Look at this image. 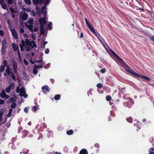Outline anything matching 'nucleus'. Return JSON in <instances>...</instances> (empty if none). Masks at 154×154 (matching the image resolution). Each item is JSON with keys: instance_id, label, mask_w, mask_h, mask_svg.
I'll list each match as a JSON object with an SVG mask.
<instances>
[{"instance_id": "47", "label": "nucleus", "mask_w": 154, "mask_h": 154, "mask_svg": "<svg viewBox=\"0 0 154 154\" xmlns=\"http://www.w3.org/2000/svg\"><path fill=\"white\" fill-rule=\"evenodd\" d=\"M31 36L33 40H35L36 39L35 35V34H32Z\"/></svg>"}, {"instance_id": "9", "label": "nucleus", "mask_w": 154, "mask_h": 154, "mask_svg": "<svg viewBox=\"0 0 154 154\" xmlns=\"http://www.w3.org/2000/svg\"><path fill=\"white\" fill-rule=\"evenodd\" d=\"M26 91L23 87H22L20 89V93L19 95L20 96H22L25 93Z\"/></svg>"}, {"instance_id": "55", "label": "nucleus", "mask_w": 154, "mask_h": 154, "mask_svg": "<svg viewBox=\"0 0 154 154\" xmlns=\"http://www.w3.org/2000/svg\"><path fill=\"white\" fill-rule=\"evenodd\" d=\"M45 53L46 54H48L49 53V49L48 48H47L45 49Z\"/></svg>"}, {"instance_id": "5", "label": "nucleus", "mask_w": 154, "mask_h": 154, "mask_svg": "<svg viewBox=\"0 0 154 154\" xmlns=\"http://www.w3.org/2000/svg\"><path fill=\"white\" fill-rule=\"evenodd\" d=\"M42 89L44 93H45L46 91L48 92L50 90V88H49L48 86L47 85L43 86L42 88Z\"/></svg>"}, {"instance_id": "34", "label": "nucleus", "mask_w": 154, "mask_h": 154, "mask_svg": "<svg viewBox=\"0 0 154 154\" xmlns=\"http://www.w3.org/2000/svg\"><path fill=\"white\" fill-rule=\"evenodd\" d=\"M17 106V105L16 103H13L11 105V109H12L14 108Z\"/></svg>"}, {"instance_id": "13", "label": "nucleus", "mask_w": 154, "mask_h": 154, "mask_svg": "<svg viewBox=\"0 0 154 154\" xmlns=\"http://www.w3.org/2000/svg\"><path fill=\"white\" fill-rule=\"evenodd\" d=\"M6 94L5 90H3L0 94V95L2 98H3L5 97Z\"/></svg>"}, {"instance_id": "64", "label": "nucleus", "mask_w": 154, "mask_h": 154, "mask_svg": "<svg viewBox=\"0 0 154 154\" xmlns=\"http://www.w3.org/2000/svg\"><path fill=\"white\" fill-rule=\"evenodd\" d=\"M20 32L22 33H23L24 32V29L21 28H20Z\"/></svg>"}, {"instance_id": "52", "label": "nucleus", "mask_w": 154, "mask_h": 154, "mask_svg": "<svg viewBox=\"0 0 154 154\" xmlns=\"http://www.w3.org/2000/svg\"><path fill=\"white\" fill-rule=\"evenodd\" d=\"M10 101L11 103H15V100L13 98H11L10 99Z\"/></svg>"}, {"instance_id": "35", "label": "nucleus", "mask_w": 154, "mask_h": 154, "mask_svg": "<svg viewBox=\"0 0 154 154\" xmlns=\"http://www.w3.org/2000/svg\"><path fill=\"white\" fill-rule=\"evenodd\" d=\"M37 68L34 66V68L33 69V72L34 74H36L37 73L38 71L37 69Z\"/></svg>"}, {"instance_id": "38", "label": "nucleus", "mask_w": 154, "mask_h": 154, "mask_svg": "<svg viewBox=\"0 0 154 154\" xmlns=\"http://www.w3.org/2000/svg\"><path fill=\"white\" fill-rule=\"evenodd\" d=\"M97 87L98 88H100L102 87L103 84L100 83H98L97 85Z\"/></svg>"}, {"instance_id": "30", "label": "nucleus", "mask_w": 154, "mask_h": 154, "mask_svg": "<svg viewBox=\"0 0 154 154\" xmlns=\"http://www.w3.org/2000/svg\"><path fill=\"white\" fill-rule=\"evenodd\" d=\"M23 151L24 154H27L29 152V150L27 149H24L23 150Z\"/></svg>"}, {"instance_id": "53", "label": "nucleus", "mask_w": 154, "mask_h": 154, "mask_svg": "<svg viewBox=\"0 0 154 154\" xmlns=\"http://www.w3.org/2000/svg\"><path fill=\"white\" fill-rule=\"evenodd\" d=\"M94 146L97 148H99L100 147V145L98 143H95L94 145Z\"/></svg>"}, {"instance_id": "8", "label": "nucleus", "mask_w": 154, "mask_h": 154, "mask_svg": "<svg viewBox=\"0 0 154 154\" xmlns=\"http://www.w3.org/2000/svg\"><path fill=\"white\" fill-rule=\"evenodd\" d=\"M28 17V15L26 13H25L21 15V18L23 20H26Z\"/></svg>"}, {"instance_id": "50", "label": "nucleus", "mask_w": 154, "mask_h": 154, "mask_svg": "<svg viewBox=\"0 0 154 154\" xmlns=\"http://www.w3.org/2000/svg\"><path fill=\"white\" fill-rule=\"evenodd\" d=\"M43 136L42 134H39V137H38V139L40 140L42 139L43 137Z\"/></svg>"}, {"instance_id": "45", "label": "nucleus", "mask_w": 154, "mask_h": 154, "mask_svg": "<svg viewBox=\"0 0 154 154\" xmlns=\"http://www.w3.org/2000/svg\"><path fill=\"white\" fill-rule=\"evenodd\" d=\"M34 23L33 20L32 18H31L28 21V23L30 24H32Z\"/></svg>"}, {"instance_id": "16", "label": "nucleus", "mask_w": 154, "mask_h": 154, "mask_svg": "<svg viewBox=\"0 0 154 154\" xmlns=\"http://www.w3.org/2000/svg\"><path fill=\"white\" fill-rule=\"evenodd\" d=\"M28 134V131L26 130H23L22 132V137H25Z\"/></svg>"}, {"instance_id": "22", "label": "nucleus", "mask_w": 154, "mask_h": 154, "mask_svg": "<svg viewBox=\"0 0 154 154\" xmlns=\"http://www.w3.org/2000/svg\"><path fill=\"white\" fill-rule=\"evenodd\" d=\"M154 151V148L151 147L149 149V154H154V152L153 151Z\"/></svg>"}, {"instance_id": "41", "label": "nucleus", "mask_w": 154, "mask_h": 154, "mask_svg": "<svg viewBox=\"0 0 154 154\" xmlns=\"http://www.w3.org/2000/svg\"><path fill=\"white\" fill-rule=\"evenodd\" d=\"M11 76L13 80H14L15 81H16L15 77V76L13 72H11Z\"/></svg>"}, {"instance_id": "56", "label": "nucleus", "mask_w": 154, "mask_h": 154, "mask_svg": "<svg viewBox=\"0 0 154 154\" xmlns=\"http://www.w3.org/2000/svg\"><path fill=\"white\" fill-rule=\"evenodd\" d=\"M0 35L2 36L4 35V32L2 30H0Z\"/></svg>"}, {"instance_id": "20", "label": "nucleus", "mask_w": 154, "mask_h": 154, "mask_svg": "<svg viewBox=\"0 0 154 154\" xmlns=\"http://www.w3.org/2000/svg\"><path fill=\"white\" fill-rule=\"evenodd\" d=\"M40 20H41V23H42V24H44V25L46 23V21L45 20V18H41L39 20V23H40Z\"/></svg>"}, {"instance_id": "18", "label": "nucleus", "mask_w": 154, "mask_h": 154, "mask_svg": "<svg viewBox=\"0 0 154 154\" xmlns=\"http://www.w3.org/2000/svg\"><path fill=\"white\" fill-rule=\"evenodd\" d=\"M36 13L38 15L40 16L42 12L40 8H39L37 7L36 8Z\"/></svg>"}, {"instance_id": "24", "label": "nucleus", "mask_w": 154, "mask_h": 154, "mask_svg": "<svg viewBox=\"0 0 154 154\" xmlns=\"http://www.w3.org/2000/svg\"><path fill=\"white\" fill-rule=\"evenodd\" d=\"M47 126L45 123H41L40 125V128H42L44 129L47 128Z\"/></svg>"}, {"instance_id": "7", "label": "nucleus", "mask_w": 154, "mask_h": 154, "mask_svg": "<svg viewBox=\"0 0 154 154\" xmlns=\"http://www.w3.org/2000/svg\"><path fill=\"white\" fill-rule=\"evenodd\" d=\"M2 47L3 48H7V43L6 40L4 39L2 42Z\"/></svg>"}, {"instance_id": "19", "label": "nucleus", "mask_w": 154, "mask_h": 154, "mask_svg": "<svg viewBox=\"0 0 154 154\" xmlns=\"http://www.w3.org/2000/svg\"><path fill=\"white\" fill-rule=\"evenodd\" d=\"M85 22L90 30H92V28L93 26L91 25L88 21Z\"/></svg>"}, {"instance_id": "59", "label": "nucleus", "mask_w": 154, "mask_h": 154, "mask_svg": "<svg viewBox=\"0 0 154 154\" xmlns=\"http://www.w3.org/2000/svg\"><path fill=\"white\" fill-rule=\"evenodd\" d=\"M4 102L5 101L4 100L0 99V104L2 105L4 103Z\"/></svg>"}, {"instance_id": "48", "label": "nucleus", "mask_w": 154, "mask_h": 154, "mask_svg": "<svg viewBox=\"0 0 154 154\" xmlns=\"http://www.w3.org/2000/svg\"><path fill=\"white\" fill-rule=\"evenodd\" d=\"M23 62L27 66L28 64V62L26 60V59L25 58L24 59Z\"/></svg>"}, {"instance_id": "46", "label": "nucleus", "mask_w": 154, "mask_h": 154, "mask_svg": "<svg viewBox=\"0 0 154 154\" xmlns=\"http://www.w3.org/2000/svg\"><path fill=\"white\" fill-rule=\"evenodd\" d=\"M52 24V23L51 22H50L49 23L48 26L49 28V29H52V27L51 26V25Z\"/></svg>"}, {"instance_id": "11", "label": "nucleus", "mask_w": 154, "mask_h": 154, "mask_svg": "<svg viewBox=\"0 0 154 154\" xmlns=\"http://www.w3.org/2000/svg\"><path fill=\"white\" fill-rule=\"evenodd\" d=\"M110 52L116 58L120 60H122V59L112 49L110 50Z\"/></svg>"}, {"instance_id": "1", "label": "nucleus", "mask_w": 154, "mask_h": 154, "mask_svg": "<svg viewBox=\"0 0 154 154\" xmlns=\"http://www.w3.org/2000/svg\"><path fill=\"white\" fill-rule=\"evenodd\" d=\"M124 68L128 72L131 74L133 76H135L139 77H141V75L135 72L134 70L131 69L126 63H124L123 66Z\"/></svg>"}, {"instance_id": "12", "label": "nucleus", "mask_w": 154, "mask_h": 154, "mask_svg": "<svg viewBox=\"0 0 154 154\" xmlns=\"http://www.w3.org/2000/svg\"><path fill=\"white\" fill-rule=\"evenodd\" d=\"M17 66L18 64H17V63L15 62V61L14 60L12 63V66L13 69H17Z\"/></svg>"}, {"instance_id": "63", "label": "nucleus", "mask_w": 154, "mask_h": 154, "mask_svg": "<svg viewBox=\"0 0 154 154\" xmlns=\"http://www.w3.org/2000/svg\"><path fill=\"white\" fill-rule=\"evenodd\" d=\"M91 91H92V90L91 89H90L88 91L87 93H88V95H89V94L91 95L92 94Z\"/></svg>"}, {"instance_id": "27", "label": "nucleus", "mask_w": 154, "mask_h": 154, "mask_svg": "<svg viewBox=\"0 0 154 154\" xmlns=\"http://www.w3.org/2000/svg\"><path fill=\"white\" fill-rule=\"evenodd\" d=\"M61 97V95L60 94H57L54 96V99L56 100H58L60 99Z\"/></svg>"}, {"instance_id": "54", "label": "nucleus", "mask_w": 154, "mask_h": 154, "mask_svg": "<svg viewBox=\"0 0 154 154\" xmlns=\"http://www.w3.org/2000/svg\"><path fill=\"white\" fill-rule=\"evenodd\" d=\"M100 72H101L103 73H104L106 72V69H101L100 70Z\"/></svg>"}, {"instance_id": "31", "label": "nucleus", "mask_w": 154, "mask_h": 154, "mask_svg": "<svg viewBox=\"0 0 154 154\" xmlns=\"http://www.w3.org/2000/svg\"><path fill=\"white\" fill-rule=\"evenodd\" d=\"M10 10L11 12V13H17V11H16L15 10L12 8H10Z\"/></svg>"}, {"instance_id": "4", "label": "nucleus", "mask_w": 154, "mask_h": 154, "mask_svg": "<svg viewBox=\"0 0 154 154\" xmlns=\"http://www.w3.org/2000/svg\"><path fill=\"white\" fill-rule=\"evenodd\" d=\"M11 30L12 35L14 38L15 39H17L18 38V36L16 30L14 29H11Z\"/></svg>"}, {"instance_id": "57", "label": "nucleus", "mask_w": 154, "mask_h": 154, "mask_svg": "<svg viewBox=\"0 0 154 154\" xmlns=\"http://www.w3.org/2000/svg\"><path fill=\"white\" fill-rule=\"evenodd\" d=\"M46 8V6H44L43 7H42V13L45 10Z\"/></svg>"}, {"instance_id": "43", "label": "nucleus", "mask_w": 154, "mask_h": 154, "mask_svg": "<svg viewBox=\"0 0 154 154\" xmlns=\"http://www.w3.org/2000/svg\"><path fill=\"white\" fill-rule=\"evenodd\" d=\"M25 2L28 5H30L31 4V2L30 0H24Z\"/></svg>"}, {"instance_id": "32", "label": "nucleus", "mask_w": 154, "mask_h": 154, "mask_svg": "<svg viewBox=\"0 0 154 154\" xmlns=\"http://www.w3.org/2000/svg\"><path fill=\"white\" fill-rule=\"evenodd\" d=\"M32 2L35 5H37L38 4H40L39 0H32Z\"/></svg>"}, {"instance_id": "29", "label": "nucleus", "mask_w": 154, "mask_h": 154, "mask_svg": "<svg viewBox=\"0 0 154 154\" xmlns=\"http://www.w3.org/2000/svg\"><path fill=\"white\" fill-rule=\"evenodd\" d=\"M12 111V109H10L8 114L7 115L8 117H10L11 116V113Z\"/></svg>"}, {"instance_id": "21", "label": "nucleus", "mask_w": 154, "mask_h": 154, "mask_svg": "<svg viewBox=\"0 0 154 154\" xmlns=\"http://www.w3.org/2000/svg\"><path fill=\"white\" fill-rule=\"evenodd\" d=\"M25 26L27 27L28 29L31 32H33V30L32 29L33 26L32 25H29L27 26V25L25 24Z\"/></svg>"}, {"instance_id": "14", "label": "nucleus", "mask_w": 154, "mask_h": 154, "mask_svg": "<svg viewBox=\"0 0 154 154\" xmlns=\"http://www.w3.org/2000/svg\"><path fill=\"white\" fill-rule=\"evenodd\" d=\"M12 45L13 50L14 51H17L19 49L18 47L15 44L13 43L12 44Z\"/></svg>"}, {"instance_id": "6", "label": "nucleus", "mask_w": 154, "mask_h": 154, "mask_svg": "<svg viewBox=\"0 0 154 154\" xmlns=\"http://www.w3.org/2000/svg\"><path fill=\"white\" fill-rule=\"evenodd\" d=\"M40 33L41 34H44L45 32H44V23L42 24V23H41V20L40 21Z\"/></svg>"}, {"instance_id": "17", "label": "nucleus", "mask_w": 154, "mask_h": 154, "mask_svg": "<svg viewBox=\"0 0 154 154\" xmlns=\"http://www.w3.org/2000/svg\"><path fill=\"white\" fill-rule=\"evenodd\" d=\"M6 71L8 75L11 74V72H13L11 71V72L10 69L9 65H8L6 69Z\"/></svg>"}, {"instance_id": "28", "label": "nucleus", "mask_w": 154, "mask_h": 154, "mask_svg": "<svg viewBox=\"0 0 154 154\" xmlns=\"http://www.w3.org/2000/svg\"><path fill=\"white\" fill-rule=\"evenodd\" d=\"M2 8L4 9H6L7 8V6L5 3L4 2L2 4Z\"/></svg>"}, {"instance_id": "15", "label": "nucleus", "mask_w": 154, "mask_h": 154, "mask_svg": "<svg viewBox=\"0 0 154 154\" xmlns=\"http://www.w3.org/2000/svg\"><path fill=\"white\" fill-rule=\"evenodd\" d=\"M94 34V35H95L98 38V36H100V35L97 32H96L94 29L93 27L92 28V30H90Z\"/></svg>"}, {"instance_id": "10", "label": "nucleus", "mask_w": 154, "mask_h": 154, "mask_svg": "<svg viewBox=\"0 0 154 154\" xmlns=\"http://www.w3.org/2000/svg\"><path fill=\"white\" fill-rule=\"evenodd\" d=\"M79 154H88V152L86 149H83L80 150Z\"/></svg>"}, {"instance_id": "40", "label": "nucleus", "mask_w": 154, "mask_h": 154, "mask_svg": "<svg viewBox=\"0 0 154 154\" xmlns=\"http://www.w3.org/2000/svg\"><path fill=\"white\" fill-rule=\"evenodd\" d=\"M21 44H20V45L21 46L23 47H25V42L24 40H21Z\"/></svg>"}, {"instance_id": "36", "label": "nucleus", "mask_w": 154, "mask_h": 154, "mask_svg": "<svg viewBox=\"0 0 154 154\" xmlns=\"http://www.w3.org/2000/svg\"><path fill=\"white\" fill-rule=\"evenodd\" d=\"M106 100L107 101H110L112 99L110 95H108L106 97Z\"/></svg>"}, {"instance_id": "25", "label": "nucleus", "mask_w": 154, "mask_h": 154, "mask_svg": "<svg viewBox=\"0 0 154 154\" xmlns=\"http://www.w3.org/2000/svg\"><path fill=\"white\" fill-rule=\"evenodd\" d=\"M73 131L72 130H70L69 131H67L66 132V134L69 135H70L72 134H73Z\"/></svg>"}, {"instance_id": "26", "label": "nucleus", "mask_w": 154, "mask_h": 154, "mask_svg": "<svg viewBox=\"0 0 154 154\" xmlns=\"http://www.w3.org/2000/svg\"><path fill=\"white\" fill-rule=\"evenodd\" d=\"M126 120L127 122L130 123H132L133 121V119L131 117H130L128 118H127L126 119Z\"/></svg>"}, {"instance_id": "49", "label": "nucleus", "mask_w": 154, "mask_h": 154, "mask_svg": "<svg viewBox=\"0 0 154 154\" xmlns=\"http://www.w3.org/2000/svg\"><path fill=\"white\" fill-rule=\"evenodd\" d=\"M16 92L17 93H19L20 92V89L19 87H17L16 89Z\"/></svg>"}, {"instance_id": "37", "label": "nucleus", "mask_w": 154, "mask_h": 154, "mask_svg": "<svg viewBox=\"0 0 154 154\" xmlns=\"http://www.w3.org/2000/svg\"><path fill=\"white\" fill-rule=\"evenodd\" d=\"M142 77L144 79L147 81H149L150 80V79L146 76H142Z\"/></svg>"}, {"instance_id": "58", "label": "nucleus", "mask_w": 154, "mask_h": 154, "mask_svg": "<svg viewBox=\"0 0 154 154\" xmlns=\"http://www.w3.org/2000/svg\"><path fill=\"white\" fill-rule=\"evenodd\" d=\"M150 39L152 41L154 42V36L152 35L150 38Z\"/></svg>"}, {"instance_id": "3", "label": "nucleus", "mask_w": 154, "mask_h": 154, "mask_svg": "<svg viewBox=\"0 0 154 154\" xmlns=\"http://www.w3.org/2000/svg\"><path fill=\"white\" fill-rule=\"evenodd\" d=\"M25 41L26 45L29 46H31L32 48H33L34 47L36 48L37 45L34 41L32 40L30 41L29 39H26Z\"/></svg>"}, {"instance_id": "39", "label": "nucleus", "mask_w": 154, "mask_h": 154, "mask_svg": "<svg viewBox=\"0 0 154 154\" xmlns=\"http://www.w3.org/2000/svg\"><path fill=\"white\" fill-rule=\"evenodd\" d=\"M7 93H9L10 92L11 89L8 87H7L5 89Z\"/></svg>"}, {"instance_id": "51", "label": "nucleus", "mask_w": 154, "mask_h": 154, "mask_svg": "<svg viewBox=\"0 0 154 154\" xmlns=\"http://www.w3.org/2000/svg\"><path fill=\"white\" fill-rule=\"evenodd\" d=\"M34 66H35V67H36L37 68H42L43 66V65H40L38 66V65H35Z\"/></svg>"}, {"instance_id": "33", "label": "nucleus", "mask_w": 154, "mask_h": 154, "mask_svg": "<svg viewBox=\"0 0 154 154\" xmlns=\"http://www.w3.org/2000/svg\"><path fill=\"white\" fill-rule=\"evenodd\" d=\"M8 87L11 89L12 88H14V83L13 82H11Z\"/></svg>"}, {"instance_id": "60", "label": "nucleus", "mask_w": 154, "mask_h": 154, "mask_svg": "<svg viewBox=\"0 0 154 154\" xmlns=\"http://www.w3.org/2000/svg\"><path fill=\"white\" fill-rule=\"evenodd\" d=\"M20 51H24V48L23 47H23L22 46H21L20 45Z\"/></svg>"}, {"instance_id": "62", "label": "nucleus", "mask_w": 154, "mask_h": 154, "mask_svg": "<svg viewBox=\"0 0 154 154\" xmlns=\"http://www.w3.org/2000/svg\"><path fill=\"white\" fill-rule=\"evenodd\" d=\"M50 0H46V1L45 2V5H48L50 1Z\"/></svg>"}, {"instance_id": "44", "label": "nucleus", "mask_w": 154, "mask_h": 154, "mask_svg": "<svg viewBox=\"0 0 154 154\" xmlns=\"http://www.w3.org/2000/svg\"><path fill=\"white\" fill-rule=\"evenodd\" d=\"M3 64L4 66H7V67L8 65V63L6 60H5L3 61Z\"/></svg>"}, {"instance_id": "2", "label": "nucleus", "mask_w": 154, "mask_h": 154, "mask_svg": "<svg viewBox=\"0 0 154 154\" xmlns=\"http://www.w3.org/2000/svg\"><path fill=\"white\" fill-rule=\"evenodd\" d=\"M127 102H124L123 104L125 106L131 108L134 102L133 99L131 98H129Z\"/></svg>"}, {"instance_id": "61", "label": "nucleus", "mask_w": 154, "mask_h": 154, "mask_svg": "<svg viewBox=\"0 0 154 154\" xmlns=\"http://www.w3.org/2000/svg\"><path fill=\"white\" fill-rule=\"evenodd\" d=\"M9 4H11L13 2L12 0H7Z\"/></svg>"}, {"instance_id": "42", "label": "nucleus", "mask_w": 154, "mask_h": 154, "mask_svg": "<svg viewBox=\"0 0 154 154\" xmlns=\"http://www.w3.org/2000/svg\"><path fill=\"white\" fill-rule=\"evenodd\" d=\"M5 69L4 66L3 65H1L0 67V72H2Z\"/></svg>"}, {"instance_id": "23", "label": "nucleus", "mask_w": 154, "mask_h": 154, "mask_svg": "<svg viewBox=\"0 0 154 154\" xmlns=\"http://www.w3.org/2000/svg\"><path fill=\"white\" fill-rule=\"evenodd\" d=\"M7 48H2L1 52L2 54L4 55L6 53V50Z\"/></svg>"}]
</instances>
